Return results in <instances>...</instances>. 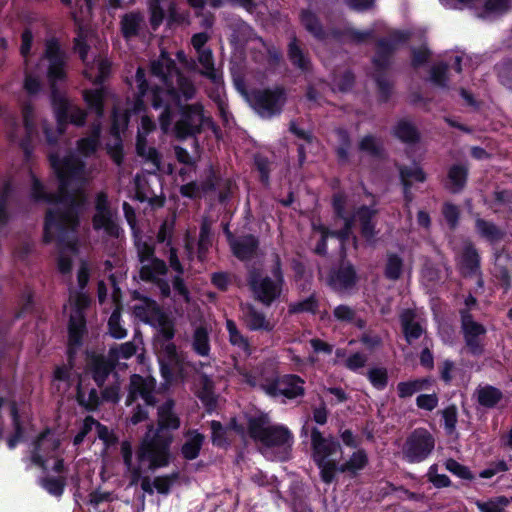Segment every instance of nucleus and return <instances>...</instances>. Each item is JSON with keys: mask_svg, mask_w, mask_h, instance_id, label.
<instances>
[{"mask_svg": "<svg viewBox=\"0 0 512 512\" xmlns=\"http://www.w3.org/2000/svg\"><path fill=\"white\" fill-rule=\"evenodd\" d=\"M226 327L229 333V340L231 344L234 346H238L244 351H247L249 349L248 340L238 330L234 321L227 320Z\"/></svg>", "mask_w": 512, "mask_h": 512, "instance_id": "50", "label": "nucleus"}, {"mask_svg": "<svg viewBox=\"0 0 512 512\" xmlns=\"http://www.w3.org/2000/svg\"><path fill=\"white\" fill-rule=\"evenodd\" d=\"M95 429H96L98 438L101 439L107 447H110V446L116 444L117 437L106 426H104L101 423H99L98 421H96Z\"/></svg>", "mask_w": 512, "mask_h": 512, "instance_id": "63", "label": "nucleus"}, {"mask_svg": "<svg viewBox=\"0 0 512 512\" xmlns=\"http://www.w3.org/2000/svg\"><path fill=\"white\" fill-rule=\"evenodd\" d=\"M445 429L449 434L455 431L457 423V409L454 405L448 406L442 411Z\"/></svg>", "mask_w": 512, "mask_h": 512, "instance_id": "60", "label": "nucleus"}, {"mask_svg": "<svg viewBox=\"0 0 512 512\" xmlns=\"http://www.w3.org/2000/svg\"><path fill=\"white\" fill-rule=\"evenodd\" d=\"M197 53V63L201 66L199 73L212 81H216L217 75L214 67V58L211 49L201 50Z\"/></svg>", "mask_w": 512, "mask_h": 512, "instance_id": "40", "label": "nucleus"}, {"mask_svg": "<svg viewBox=\"0 0 512 512\" xmlns=\"http://www.w3.org/2000/svg\"><path fill=\"white\" fill-rule=\"evenodd\" d=\"M368 464L367 453L363 449L355 451L350 458L342 464H337V472L344 473L348 477H356L358 472Z\"/></svg>", "mask_w": 512, "mask_h": 512, "instance_id": "28", "label": "nucleus"}, {"mask_svg": "<svg viewBox=\"0 0 512 512\" xmlns=\"http://www.w3.org/2000/svg\"><path fill=\"white\" fill-rule=\"evenodd\" d=\"M467 168L463 165H454L448 172V185L447 188L457 193L463 189L467 180Z\"/></svg>", "mask_w": 512, "mask_h": 512, "instance_id": "39", "label": "nucleus"}, {"mask_svg": "<svg viewBox=\"0 0 512 512\" xmlns=\"http://www.w3.org/2000/svg\"><path fill=\"white\" fill-rule=\"evenodd\" d=\"M175 403L169 399L158 407L157 428L151 424L142 438L140 458L144 465H168L170 461V445L173 436L169 430L180 427V418L174 411Z\"/></svg>", "mask_w": 512, "mask_h": 512, "instance_id": "3", "label": "nucleus"}, {"mask_svg": "<svg viewBox=\"0 0 512 512\" xmlns=\"http://www.w3.org/2000/svg\"><path fill=\"white\" fill-rule=\"evenodd\" d=\"M300 22L302 26L316 39H325V30L315 13L310 10H302L300 12Z\"/></svg>", "mask_w": 512, "mask_h": 512, "instance_id": "34", "label": "nucleus"}, {"mask_svg": "<svg viewBox=\"0 0 512 512\" xmlns=\"http://www.w3.org/2000/svg\"><path fill=\"white\" fill-rule=\"evenodd\" d=\"M136 149L139 156L145 158L147 161L151 163L153 171L160 169V154L155 148L147 146L145 136H143L140 131L138 132L137 136Z\"/></svg>", "mask_w": 512, "mask_h": 512, "instance_id": "36", "label": "nucleus"}, {"mask_svg": "<svg viewBox=\"0 0 512 512\" xmlns=\"http://www.w3.org/2000/svg\"><path fill=\"white\" fill-rule=\"evenodd\" d=\"M287 56L293 66L308 71L311 67V61L308 52L302 47L295 34H292L287 47Z\"/></svg>", "mask_w": 512, "mask_h": 512, "instance_id": "27", "label": "nucleus"}, {"mask_svg": "<svg viewBox=\"0 0 512 512\" xmlns=\"http://www.w3.org/2000/svg\"><path fill=\"white\" fill-rule=\"evenodd\" d=\"M186 440L181 447V454L187 460L195 459L204 443L205 436L195 430L188 431L185 435Z\"/></svg>", "mask_w": 512, "mask_h": 512, "instance_id": "31", "label": "nucleus"}, {"mask_svg": "<svg viewBox=\"0 0 512 512\" xmlns=\"http://www.w3.org/2000/svg\"><path fill=\"white\" fill-rule=\"evenodd\" d=\"M358 149L374 158H381L384 154L382 141L373 135L364 136L358 143Z\"/></svg>", "mask_w": 512, "mask_h": 512, "instance_id": "41", "label": "nucleus"}, {"mask_svg": "<svg viewBox=\"0 0 512 512\" xmlns=\"http://www.w3.org/2000/svg\"><path fill=\"white\" fill-rule=\"evenodd\" d=\"M250 436L267 447L283 446L290 442V431L283 426L271 425L268 418L258 417L249 421Z\"/></svg>", "mask_w": 512, "mask_h": 512, "instance_id": "10", "label": "nucleus"}, {"mask_svg": "<svg viewBox=\"0 0 512 512\" xmlns=\"http://www.w3.org/2000/svg\"><path fill=\"white\" fill-rule=\"evenodd\" d=\"M192 349L200 356L205 357L210 352L209 333L205 326L199 325L194 329L192 335Z\"/></svg>", "mask_w": 512, "mask_h": 512, "instance_id": "37", "label": "nucleus"}, {"mask_svg": "<svg viewBox=\"0 0 512 512\" xmlns=\"http://www.w3.org/2000/svg\"><path fill=\"white\" fill-rule=\"evenodd\" d=\"M400 180L403 186V194L406 206L413 201L411 188L415 182L423 183L426 180L425 172L418 166H399Z\"/></svg>", "mask_w": 512, "mask_h": 512, "instance_id": "20", "label": "nucleus"}, {"mask_svg": "<svg viewBox=\"0 0 512 512\" xmlns=\"http://www.w3.org/2000/svg\"><path fill=\"white\" fill-rule=\"evenodd\" d=\"M155 389L156 381L154 378L133 374L130 377L126 404L131 405L136 399L141 398L146 405L154 406L157 403Z\"/></svg>", "mask_w": 512, "mask_h": 512, "instance_id": "17", "label": "nucleus"}, {"mask_svg": "<svg viewBox=\"0 0 512 512\" xmlns=\"http://www.w3.org/2000/svg\"><path fill=\"white\" fill-rule=\"evenodd\" d=\"M446 469L453 475L462 479H472L474 476L471 474L466 466L461 465L454 459H448L445 463Z\"/></svg>", "mask_w": 512, "mask_h": 512, "instance_id": "58", "label": "nucleus"}, {"mask_svg": "<svg viewBox=\"0 0 512 512\" xmlns=\"http://www.w3.org/2000/svg\"><path fill=\"white\" fill-rule=\"evenodd\" d=\"M286 101L287 93L282 86L255 89L248 96L250 106L262 118L280 114Z\"/></svg>", "mask_w": 512, "mask_h": 512, "instance_id": "9", "label": "nucleus"}, {"mask_svg": "<svg viewBox=\"0 0 512 512\" xmlns=\"http://www.w3.org/2000/svg\"><path fill=\"white\" fill-rule=\"evenodd\" d=\"M67 56L61 49L59 43L50 39L46 41L45 51L37 68L40 72H45L47 80L51 87L52 98L57 103L58 127L55 130L48 128L46 122L43 123V130L46 140L49 144H55L59 135L63 133V121L81 126L85 122L86 113L69 100L58 94L55 86L57 82L66 78Z\"/></svg>", "mask_w": 512, "mask_h": 512, "instance_id": "2", "label": "nucleus"}, {"mask_svg": "<svg viewBox=\"0 0 512 512\" xmlns=\"http://www.w3.org/2000/svg\"><path fill=\"white\" fill-rule=\"evenodd\" d=\"M374 37L373 30L360 31L354 28H347L342 33V38L345 42L353 44H362Z\"/></svg>", "mask_w": 512, "mask_h": 512, "instance_id": "49", "label": "nucleus"}, {"mask_svg": "<svg viewBox=\"0 0 512 512\" xmlns=\"http://www.w3.org/2000/svg\"><path fill=\"white\" fill-rule=\"evenodd\" d=\"M461 328L468 352L475 356L482 355L486 328L475 321L469 310L466 309L461 311Z\"/></svg>", "mask_w": 512, "mask_h": 512, "instance_id": "14", "label": "nucleus"}, {"mask_svg": "<svg viewBox=\"0 0 512 512\" xmlns=\"http://www.w3.org/2000/svg\"><path fill=\"white\" fill-rule=\"evenodd\" d=\"M245 325L252 331L271 332L275 324L268 320L264 313L258 311L253 305L246 304L242 307Z\"/></svg>", "mask_w": 512, "mask_h": 512, "instance_id": "23", "label": "nucleus"}, {"mask_svg": "<svg viewBox=\"0 0 512 512\" xmlns=\"http://www.w3.org/2000/svg\"><path fill=\"white\" fill-rule=\"evenodd\" d=\"M203 366V362L193 365V369L198 375L196 394L202 403L211 409L216 405L217 398L214 392L213 381L207 374L201 371Z\"/></svg>", "mask_w": 512, "mask_h": 512, "instance_id": "19", "label": "nucleus"}, {"mask_svg": "<svg viewBox=\"0 0 512 512\" xmlns=\"http://www.w3.org/2000/svg\"><path fill=\"white\" fill-rule=\"evenodd\" d=\"M428 384L426 379H417L407 382H400L397 385V391L400 398H407L412 396L418 391L424 389V386Z\"/></svg>", "mask_w": 512, "mask_h": 512, "instance_id": "48", "label": "nucleus"}, {"mask_svg": "<svg viewBox=\"0 0 512 512\" xmlns=\"http://www.w3.org/2000/svg\"><path fill=\"white\" fill-rule=\"evenodd\" d=\"M272 277L263 275L261 270L251 267L248 271L247 283L253 298L265 306H270L282 293L284 277L280 256L273 254L271 267Z\"/></svg>", "mask_w": 512, "mask_h": 512, "instance_id": "6", "label": "nucleus"}, {"mask_svg": "<svg viewBox=\"0 0 512 512\" xmlns=\"http://www.w3.org/2000/svg\"><path fill=\"white\" fill-rule=\"evenodd\" d=\"M312 456L321 470L323 480H332L337 473V464L330 456L341 450L339 442L333 437H324L314 428L311 431Z\"/></svg>", "mask_w": 512, "mask_h": 512, "instance_id": "8", "label": "nucleus"}, {"mask_svg": "<svg viewBox=\"0 0 512 512\" xmlns=\"http://www.w3.org/2000/svg\"><path fill=\"white\" fill-rule=\"evenodd\" d=\"M50 163L59 179L58 194L47 193L41 182L31 174V195L36 201L53 203L47 211L44 226V242L56 241L59 246L57 267L61 274H70L72 256L78 252V210L85 201V185L91 179V171L77 156L60 160L50 155Z\"/></svg>", "mask_w": 512, "mask_h": 512, "instance_id": "1", "label": "nucleus"}, {"mask_svg": "<svg viewBox=\"0 0 512 512\" xmlns=\"http://www.w3.org/2000/svg\"><path fill=\"white\" fill-rule=\"evenodd\" d=\"M368 378L375 387L382 389L387 385V370L385 368H373L368 372Z\"/></svg>", "mask_w": 512, "mask_h": 512, "instance_id": "59", "label": "nucleus"}, {"mask_svg": "<svg viewBox=\"0 0 512 512\" xmlns=\"http://www.w3.org/2000/svg\"><path fill=\"white\" fill-rule=\"evenodd\" d=\"M478 269L479 255L471 244H467L462 252L460 271L464 276H472L477 273Z\"/></svg>", "mask_w": 512, "mask_h": 512, "instance_id": "33", "label": "nucleus"}, {"mask_svg": "<svg viewBox=\"0 0 512 512\" xmlns=\"http://www.w3.org/2000/svg\"><path fill=\"white\" fill-rule=\"evenodd\" d=\"M115 364L116 363L110 358L109 355L108 358L101 355H93L90 358L88 366L94 381L99 387L105 383L106 378L112 372Z\"/></svg>", "mask_w": 512, "mask_h": 512, "instance_id": "26", "label": "nucleus"}, {"mask_svg": "<svg viewBox=\"0 0 512 512\" xmlns=\"http://www.w3.org/2000/svg\"><path fill=\"white\" fill-rule=\"evenodd\" d=\"M356 283V271L348 262H342L339 268L331 275L330 284L338 291L350 289Z\"/></svg>", "mask_w": 512, "mask_h": 512, "instance_id": "25", "label": "nucleus"}, {"mask_svg": "<svg viewBox=\"0 0 512 512\" xmlns=\"http://www.w3.org/2000/svg\"><path fill=\"white\" fill-rule=\"evenodd\" d=\"M448 66L444 63L434 65L431 69V80L438 86H446Z\"/></svg>", "mask_w": 512, "mask_h": 512, "instance_id": "61", "label": "nucleus"}, {"mask_svg": "<svg viewBox=\"0 0 512 512\" xmlns=\"http://www.w3.org/2000/svg\"><path fill=\"white\" fill-rule=\"evenodd\" d=\"M394 134L401 141L407 143L416 142L419 138L416 127L406 119H402L396 124Z\"/></svg>", "mask_w": 512, "mask_h": 512, "instance_id": "44", "label": "nucleus"}, {"mask_svg": "<svg viewBox=\"0 0 512 512\" xmlns=\"http://www.w3.org/2000/svg\"><path fill=\"white\" fill-rule=\"evenodd\" d=\"M135 247L137 257L141 263L140 278L144 281H152L159 275L167 273L165 262L154 256L155 249L146 241L136 239Z\"/></svg>", "mask_w": 512, "mask_h": 512, "instance_id": "13", "label": "nucleus"}, {"mask_svg": "<svg viewBox=\"0 0 512 512\" xmlns=\"http://www.w3.org/2000/svg\"><path fill=\"white\" fill-rule=\"evenodd\" d=\"M476 229L478 233L489 240L490 242H497L503 238L504 233L492 222L484 219L476 220Z\"/></svg>", "mask_w": 512, "mask_h": 512, "instance_id": "46", "label": "nucleus"}, {"mask_svg": "<svg viewBox=\"0 0 512 512\" xmlns=\"http://www.w3.org/2000/svg\"><path fill=\"white\" fill-rule=\"evenodd\" d=\"M23 120H24V126H25V131H26V135H27V139L24 140H20V145L26 149L27 147V142L30 140V138L32 137V135L34 134L35 132V125H34V112H33V108L32 106L30 105H26L24 106L23 108Z\"/></svg>", "mask_w": 512, "mask_h": 512, "instance_id": "52", "label": "nucleus"}, {"mask_svg": "<svg viewBox=\"0 0 512 512\" xmlns=\"http://www.w3.org/2000/svg\"><path fill=\"white\" fill-rule=\"evenodd\" d=\"M109 333L116 339H122L126 336V330L120 324V307L116 306L108 321Z\"/></svg>", "mask_w": 512, "mask_h": 512, "instance_id": "54", "label": "nucleus"}, {"mask_svg": "<svg viewBox=\"0 0 512 512\" xmlns=\"http://www.w3.org/2000/svg\"><path fill=\"white\" fill-rule=\"evenodd\" d=\"M59 445V439L49 430L41 433L34 444L32 461L35 464L44 467V457L56 451Z\"/></svg>", "mask_w": 512, "mask_h": 512, "instance_id": "22", "label": "nucleus"}, {"mask_svg": "<svg viewBox=\"0 0 512 512\" xmlns=\"http://www.w3.org/2000/svg\"><path fill=\"white\" fill-rule=\"evenodd\" d=\"M160 364L161 375L166 382H171L176 373L182 375L184 359L174 343H162L155 346Z\"/></svg>", "mask_w": 512, "mask_h": 512, "instance_id": "16", "label": "nucleus"}, {"mask_svg": "<svg viewBox=\"0 0 512 512\" xmlns=\"http://www.w3.org/2000/svg\"><path fill=\"white\" fill-rule=\"evenodd\" d=\"M229 242L234 256L239 260L246 261L257 256L259 239L254 235L248 234L231 238Z\"/></svg>", "mask_w": 512, "mask_h": 512, "instance_id": "21", "label": "nucleus"}, {"mask_svg": "<svg viewBox=\"0 0 512 512\" xmlns=\"http://www.w3.org/2000/svg\"><path fill=\"white\" fill-rule=\"evenodd\" d=\"M136 353V346L132 342H126L112 347L109 351L110 358L116 363L119 359H128Z\"/></svg>", "mask_w": 512, "mask_h": 512, "instance_id": "53", "label": "nucleus"}, {"mask_svg": "<svg viewBox=\"0 0 512 512\" xmlns=\"http://www.w3.org/2000/svg\"><path fill=\"white\" fill-rule=\"evenodd\" d=\"M76 398L78 403L88 410H95L101 402L97 390L88 388L83 379L78 383Z\"/></svg>", "mask_w": 512, "mask_h": 512, "instance_id": "32", "label": "nucleus"}, {"mask_svg": "<svg viewBox=\"0 0 512 512\" xmlns=\"http://www.w3.org/2000/svg\"><path fill=\"white\" fill-rule=\"evenodd\" d=\"M403 332L408 342L418 339L423 332L419 323L415 322V313L410 310H404L400 315Z\"/></svg>", "mask_w": 512, "mask_h": 512, "instance_id": "35", "label": "nucleus"}, {"mask_svg": "<svg viewBox=\"0 0 512 512\" xmlns=\"http://www.w3.org/2000/svg\"><path fill=\"white\" fill-rule=\"evenodd\" d=\"M212 442L214 445L223 446L226 444L225 428L218 421L211 422Z\"/></svg>", "mask_w": 512, "mask_h": 512, "instance_id": "64", "label": "nucleus"}, {"mask_svg": "<svg viewBox=\"0 0 512 512\" xmlns=\"http://www.w3.org/2000/svg\"><path fill=\"white\" fill-rule=\"evenodd\" d=\"M175 335L173 322L166 316H161L159 319V327L155 337V346L162 343H173L172 339Z\"/></svg>", "mask_w": 512, "mask_h": 512, "instance_id": "45", "label": "nucleus"}, {"mask_svg": "<svg viewBox=\"0 0 512 512\" xmlns=\"http://www.w3.org/2000/svg\"><path fill=\"white\" fill-rule=\"evenodd\" d=\"M10 191V184H5L0 190V227L5 226L10 219V215L7 210V201Z\"/></svg>", "mask_w": 512, "mask_h": 512, "instance_id": "57", "label": "nucleus"}, {"mask_svg": "<svg viewBox=\"0 0 512 512\" xmlns=\"http://www.w3.org/2000/svg\"><path fill=\"white\" fill-rule=\"evenodd\" d=\"M110 72V63L108 60L99 58L92 63V65H88L84 70L85 77L93 80L94 83L100 84L105 78L108 76Z\"/></svg>", "mask_w": 512, "mask_h": 512, "instance_id": "38", "label": "nucleus"}, {"mask_svg": "<svg viewBox=\"0 0 512 512\" xmlns=\"http://www.w3.org/2000/svg\"><path fill=\"white\" fill-rule=\"evenodd\" d=\"M142 448V442L137 450L136 460H133V451L131 443L128 441H123L121 443V455L126 465L128 471L131 473L132 480H149L148 472L154 471L160 467H164L165 465H153L146 466L142 463L140 458V451Z\"/></svg>", "mask_w": 512, "mask_h": 512, "instance_id": "18", "label": "nucleus"}, {"mask_svg": "<svg viewBox=\"0 0 512 512\" xmlns=\"http://www.w3.org/2000/svg\"><path fill=\"white\" fill-rule=\"evenodd\" d=\"M70 304L73 310L69 320V352L81 344V338L85 329V318L83 310L89 306L90 299L83 292L70 294Z\"/></svg>", "mask_w": 512, "mask_h": 512, "instance_id": "11", "label": "nucleus"}, {"mask_svg": "<svg viewBox=\"0 0 512 512\" xmlns=\"http://www.w3.org/2000/svg\"><path fill=\"white\" fill-rule=\"evenodd\" d=\"M232 186V181L230 179H220L216 176V174L210 170L209 174L207 175V178L205 181H203L200 185L201 190L203 192H208L212 190H219V200L221 202H224L228 198L227 191H230Z\"/></svg>", "mask_w": 512, "mask_h": 512, "instance_id": "30", "label": "nucleus"}, {"mask_svg": "<svg viewBox=\"0 0 512 512\" xmlns=\"http://www.w3.org/2000/svg\"><path fill=\"white\" fill-rule=\"evenodd\" d=\"M318 301L314 295L309 296L303 301H298L289 306V312L300 313V312H312L317 310Z\"/></svg>", "mask_w": 512, "mask_h": 512, "instance_id": "55", "label": "nucleus"}, {"mask_svg": "<svg viewBox=\"0 0 512 512\" xmlns=\"http://www.w3.org/2000/svg\"><path fill=\"white\" fill-rule=\"evenodd\" d=\"M435 447L432 434L424 429H415L406 439L402 452L409 462H421L426 459Z\"/></svg>", "mask_w": 512, "mask_h": 512, "instance_id": "12", "label": "nucleus"}, {"mask_svg": "<svg viewBox=\"0 0 512 512\" xmlns=\"http://www.w3.org/2000/svg\"><path fill=\"white\" fill-rule=\"evenodd\" d=\"M145 26V17L140 12L131 11L121 16L120 30L126 40L139 36Z\"/></svg>", "mask_w": 512, "mask_h": 512, "instance_id": "24", "label": "nucleus"}, {"mask_svg": "<svg viewBox=\"0 0 512 512\" xmlns=\"http://www.w3.org/2000/svg\"><path fill=\"white\" fill-rule=\"evenodd\" d=\"M100 126L96 125L93 127L92 133L85 138L78 141V151L84 156H90L93 154L99 144Z\"/></svg>", "mask_w": 512, "mask_h": 512, "instance_id": "47", "label": "nucleus"}, {"mask_svg": "<svg viewBox=\"0 0 512 512\" xmlns=\"http://www.w3.org/2000/svg\"><path fill=\"white\" fill-rule=\"evenodd\" d=\"M93 227L95 230H104V233L107 236L113 238H118L121 233L115 212L107 214H95L93 217Z\"/></svg>", "mask_w": 512, "mask_h": 512, "instance_id": "29", "label": "nucleus"}, {"mask_svg": "<svg viewBox=\"0 0 512 512\" xmlns=\"http://www.w3.org/2000/svg\"><path fill=\"white\" fill-rule=\"evenodd\" d=\"M8 406H9L10 414L13 419V425L15 428V434L8 439V446L10 448H13V447H15V445L17 444V442L19 441V439L22 436V429H21L20 422H19V416H18L16 403L9 402Z\"/></svg>", "mask_w": 512, "mask_h": 512, "instance_id": "56", "label": "nucleus"}, {"mask_svg": "<svg viewBox=\"0 0 512 512\" xmlns=\"http://www.w3.org/2000/svg\"><path fill=\"white\" fill-rule=\"evenodd\" d=\"M181 118L175 123L174 130L177 138L184 139L199 134L202 127H207L213 131L216 137L220 131L219 127L213 122L211 117L205 116L204 108L200 103H194L181 106Z\"/></svg>", "mask_w": 512, "mask_h": 512, "instance_id": "7", "label": "nucleus"}, {"mask_svg": "<svg viewBox=\"0 0 512 512\" xmlns=\"http://www.w3.org/2000/svg\"><path fill=\"white\" fill-rule=\"evenodd\" d=\"M151 73L164 84L167 94L180 104L194 98L196 87L177 68L175 61L165 52L151 63Z\"/></svg>", "mask_w": 512, "mask_h": 512, "instance_id": "4", "label": "nucleus"}, {"mask_svg": "<svg viewBox=\"0 0 512 512\" xmlns=\"http://www.w3.org/2000/svg\"><path fill=\"white\" fill-rule=\"evenodd\" d=\"M409 37L408 32L394 31L389 39H380L377 42L376 55L373 58L375 70L372 77L376 83L378 98L382 102L390 99L394 89V81L386 72L390 66V55L397 49L399 43H404Z\"/></svg>", "mask_w": 512, "mask_h": 512, "instance_id": "5", "label": "nucleus"}, {"mask_svg": "<svg viewBox=\"0 0 512 512\" xmlns=\"http://www.w3.org/2000/svg\"><path fill=\"white\" fill-rule=\"evenodd\" d=\"M476 394L478 402L488 408L494 407L503 396L502 392L493 386L480 387L476 390Z\"/></svg>", "mask_w": 512, "mask_h": 512, "instance_id": "43", "label": "nucleus"}, {"mask_svg": "<svg viewBox=\"0 0 512 512\" xmlns=\"http://www.w3.org/2000/svg\"><path fill=\"white\" fill-rule=\"evenodd\" d=\"M403 259L396 253H388L384 268V275L387 279L396 281L401 278L403 272Z\"/></svg>", "mask_w": 512, "mask_h": 512, "instance_id": "42", "label": "nucleus"}, {"mask_svg": "<svg viewBox=\"0 0 512 512\" xmlns=\"http://www.w3.org/2000/svg\"><path fill=\"white\" fill-rule=\"evenodd\" d=\"M103 98H104V90L96 89L94 91H87L85 93V100L88 103L89 107L95 111L98 116H102L103 114Z\"/></svg>", "mask_w": 512, "mask_h": 512, "instance_id": "51", "label": "nucleus"}, {"mask_svg": "<svg viewBox=\"0 0 512 512\" xmlns=\"http://www.w3.org/2000/svg\"><path fill=\"white\" fill-rule=\"evenodd\" d=\"M304 381L297 375H283L273 380H267L261 384L262 390L273 397L283 395L293 399L304 395Z\"/></svg>", "mask_w": 512, "mask_h": 512, "instance_id": "15", "label": "nucleus"}, {"mask_svg": "<svg viewBox=\"0 0 512 512\" xmlns=\"http://www.w3.org/2000/svg\"><path fill=\"white\" fill-rule=\"evenodd\" d=\"M377 213L378 211L376 209L363 205L355 211L354 217L359 221L360 226H362L372 223V219Z\"/></svg>", "mask_w": 512, "mask_h": 512, "instance_id": "62", "label": "nucleus"}]
</instances>
